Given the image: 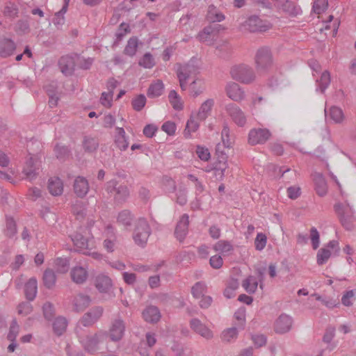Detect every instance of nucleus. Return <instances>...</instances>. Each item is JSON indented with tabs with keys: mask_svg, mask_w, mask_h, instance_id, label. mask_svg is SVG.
Returning <instances> with one entry per match:
<instances>
[{
	"mask_svg": "<svg viewBox=\"0 0 356 356\" xmlns=\"http://www.w3.org/2000/svg\"><path fill=\"white\" fill-rule=\"evenodd\" d=\"M129 196V190L126 185L120 184L116 188L114 199L116 202H124Z\"/></svg>",
	"mask_w": 356,
	"mask_h": 356,
	"instance_id": "c9c22d12",
	"label": "nucleus"
},
{
	"mask_svg": "<svg viewBox=\"0 0 356 356\" xmlns=\"http://www.w3.org/2000/svg\"><path fill=\"white\" fill-rule=\"evenodd\" d=\"M214 105V100L213 99H208L204 101L200 106L198 111L194 115L195 118L200 121H204L210 115L212 108Z\"/></svg>",
	"mask_w": 356,
	"mask_h": 356,
	"instance_id": "5701e85b",
	"label": "nucleus"
},
{
	"mask_svg": "<svg viewBox=\"0 0 356 356\" xmlns=\"http://www.w3.org/2000/svg\"><path fill=\"white\" fill-rule=\"evenodd\" d=\"M198 73V68L193 64L187 63L179 65L177 70V77L184 78L188 80L189 78L195 76Z\"/></svg>",
	"mask_w": 356,
	"mask_h": 356,
	"instance_id": "4be33fe9",
	"label": "nucleus"
},
{
	"mask_svg": "<svg viewBox=\"0 0 356 356\" xmlns=\"http://www.w3.org/2000/svg\"><path fill=\"white\" fill-rule=\"evenodd\" d=\"M138 49V39L135 37L129 38L127 44L124 49V53L129 56H133L136 54Z\"/></svg>",
	"mask_w": 356,
	"mask_h": 356,
	"instance_id": "8fccbe9b",
	"label": "nucleus"
},
{
	"mask_svg": "<svg viewBox=\"0 0 356 356\" xmlns=\"http://www.w3.org/2000/svg\"><path fill=\"white\" fill-rule=\"evenodd\" d=\"M104 309L102 307L97 306L91 308L86 313L81 319V324L85 326H90L97 322L102 316Z\"/></svg>",
	"mask_w": 356,
	"mask_h": 356,
	"instance_id": "ddd939ff",
	"label": "nucleus"
},
{
	"mask_svg": "<svg viewBox=\"0 0 356 356\" xmlns=\"http://www.w3.org/2000/svg\"><path fill=\"white\" fill-rule=\"evenodd\" d=\"M187 190L184 186H179L176 194V202L181 206H184L187 202Z\"/></svg>",
	"mask_w": 356,
	"mask_h": 356,
	"instance_id": "680f3d73",
	"label": "nucleus"
},
{
	"mask_svg": "<svg viewBox=\"0 0 356 356\" xmlns=\"http://www.w3.org/2000/svg\"><path fill=\"white\" fill-rule=\"evenodd\" d=\"M225 110L232 120L238 126L243 127L246 123V117L239 106L234 104H229Z\"/></svg>",
	"mask_w": 356,
	"mask_h": 356,
	"instance_id": "9b49d317",
	"label": "nucleus"
},
{
	"mask_svg": "<svg viewBox=\"0 0 356 356\" xmlns=\"http://www.w3.org/2000/svg\"><path fill=\"white\" fill-rule=\"evenodd\" d=\"M111 286V280L106 275H100L95 279V286L101 293L107 292Z\"/></svg>",
	"mask_w": 356,
	"mask_h": 356,
	"instance_id": "c85d7f7f",
	"label": "nucleus"
},
{
	"mask_svg": "<svg viewBox=\"0 0 356 356\" xmlns=\"http://www.w3.org/2000/svg\"><path fill=\"white\" fill-rule=\"evenodd\" d=\"M83 147L86 152H93L99 147V141L96 138L85 136L83 140Z\"/></svg>",
	"mask_w": 356,
	"mask_h": 356,
	"instance_id": "58836bf2",
	"label": "nucleus"
},
{
	"mask_svg": "<svg viewBox=\"0 0 356 356\" xmlns=\"http://www.w3.org/2000/svg\"><path fill=\"white\" fill-rule=\"evenodd\" d=\"M79 341L83 348L88 353H94L98 348L100 342V335L97 333L94 334L79 335Z\"/></svg>",
	"mask_w": 356,
	"mask_h": 356,
	"instance_id": "9d476101",
	"label": "nucleus"
},
{
	"mask_svg": "<svg viewBox=\"0 0 356 356\" xmlns=\"http://www.w3.org/2000/svg\"><path fill=\"white\" fill-rule=\"evenodd\" d=\"M245 29L250 32H262L266 31L268 26L257 16L250 17L244 24Z\"/></svg>",
	"mask_w": 356,
	"mask_h": 356,
	"instance_id": "4468645a",
	"label": "nucleus"
},
{
	"mask_svg": "<svg viewBox=\"0 0 356 356\" xmlns=\"http://www.w3.org/2000/svg\"><path fill=\"white\" fill-rule=\"evenodd\" d=\"M42 310L44 316L47 320L51 321L54 318L55 310L53 304L49 302H45L42 307Z\"/></svg>",
	"mask_w": 356,
	"mask_h": 356,
	"instance_id": "052dcab7",
	"label": "nucleus"
},
{
	"mask_svg": "<svg viewBox=\"0 0 356 356\" xmlns=\"http://www.w3.org/2000/svg\"><path fill=\"white\" fill-rule=\"evenodd\" d=\"M164 85L162 81L158 79L152 83L147 90V96L151 98L159 97L162 95Z\"/></svg>",
	"mask_w": 356,
	"mask_h": 356,
	"instance_id": "473e14b6",
	"label": "nucleus"
},
{
	"mask_svg": "<svg viewBox=\"0 0 356 356\" xmlns=\"http://www.w3.org/2000/svg\"><path fill=\"white\" fill-rule=\"evenodd\" d=\"M199 122L200 120L195 118V115L193 113L191 115L190 119L188 120L186 123V128L184 129V136L188 138L191 136L192 132L196 131L199 128Z\"/></svg>",
	"mask_w": 356,
	"mask_h": 356,
	"instance_id": "f704fd0d",
	"label": "nucleus"
},
{
	"mask_svg": "<svg viewBox=\"0 0 356 356\" xmlns=\"http://www.w3.org/2000/svg\"><path fill=\"white\" fill-rule=\"evenodd\" d=\"M70 276L74 282L81 284L87 280L88 273L85 268L82 266H75L71 270Z\"/></svg>",
	"mask_w": 356,
	"mask_h": 356,
	"instance_id": "393cba45",
	"label": "nucleus"
},
{
	"mask_svg": "<svg viewBox=\"0 0 356 356\" xmlns=\"http://www.w3.org/2000/svg\"><path fill=\"white\" fill-rule=\"evenodd\" d=\"M221 138L222 145L227 148L231 147L232 141L229 138V129L227 124L223 126V129L221 132Z\"/></svg>",
	"mask_w": 356,
	"mask_h": 356,
	"instance_id": "0e129e2a",
	"label": "nucleus"
},
{
	"mask_svg": "<svg viewBox=\"0 0 356 356\" xmlns=\"http://www.w3.org/2000/svg\"><path fill=\"white\" fill-rule=\"evenodd\" d=\"M19 326L17 324L16 319L14 318L11 322L9 332L7 335L8 340H9L10 341H15L19 333Z\"/></svg>",
	"mask_w": 356,
	"mask_h": 356,
	"instance_id": "5fc2aeb1",
	"label": "nucleus"
},
{
	"mask_svg": "<svg viewBox=\"0 0 356 356\" xmlns=\"http://www.w3.org/2000/svg\"><path fill=\"white\" fill-rule=\"evenodd\" d=\"M138 63L140 66L149 69L153 67L155 65L154 59L150 53L145 54Z\"/></svg>",
	"mask_w": 356,
	"mask_h": 356,
	"instance_id": "4d7b16f0",
	"label": "nucleus"
},
{
	"mask_svg": "<svg viewBox=\"0 0 356 356\" xmlns=\"http://www.w3.org/2000/svg\"><path fill=\"white\" fill-rule=\"evenodd\" d=\"M334 209L342 226L346 230H353L355 227V217L349 204L343 205L341 203H337L334 205Z\"/></svg>",
	"mask_w": 356,
	"mask_h": 356,
	"instance_id": "20e7f679",
	"label": "nucleus"
},
{
	"mask_svg": "<svg viewBox=\"0 0 356 356\" xmlns=\"http://www.w3.org/2000/svg\"><path fill=\"white\" fill-rule=\"evenodd\" d=\"M227 159V156L222 154L220 158H218V161L216 163L214 167L216 175L219 176L220 178L225 175V172L228 168Z\"/></svg>",
	"mask_w": 356,
	"mask_h": 356,
	"instance_id": "4c0bfd02",
	"label": "nucleus"
},
{
	"mask_svg": "<svg viewBox=\"0 0 356 356\" xmlns=\"http://www.w3.org/2000/svg\"><path fill=\"white\" fill-rule=\"evenodd\" d=\"M313 181L316 193L321 197L325 196L327 193V185L323 175L319 172L314 173Z\"/></svg>",
	"mask_w": 356,
	"mask_h": 356,
	"instance_id": "412c9836",
	"label": "nucleus"
},
{
	"mask_svg": "<svg viewBox=\"0 0 356 356\" xmlns=\"http://www.w3.org/2000/svg\"><path fill=\"white\" fill-rule=\"evenodd\" d=\"M206 290V284L202 282H197L192 286L191 293L195 298H199L204 296Z\"/></svg>",
	"mask_w": 356,
	"mask_h": 356,
	"instance_id": "603ef678",
	"label": "nucleus"
},
{
	"mask_svg": "<svg viewBox=\"0 0 356 356\" xmlns=\"http://www.w3.org/2000/svg\"><path fill=\"white\" fill-rule=\"evenodd\" d=\"M48 189L50 193L54 196L61 195L63 191V184L61 179L58 177L49 179Z\"/></svg>",
	"mask_w": 356,
	"mask_h": 356,
	"instance_id": "c756f323",
	"label": "nucleus"
},
{
	"mask_svg": "<svg viewBox=\"0 0 356 356\" xmlns=\"http://www.w3.org/2000/svg\"><path fill=\"white\" fill-rule=\"evenodd\" d=\"M133 215L129 210H123L119 213L117 221L119 224L127 227L130 226L133 220Z\"/></svg>",
	"mask_w": 356,
	"mask_h": 356,
	"instance_id": "a18cd8bd",
	"label": "nucleus"
},
{
	"mask_svg": "<svg viewBox=\"0 0 356 356\" xmlns=\"http://www.w3.org/2000/svg\"><path fill=\"white\" fill-rule=\"evenodd\" d=\"M117 136L115 137V144L120 150H125L129 143L125 138V131L123 128L117 127L115 129Z\"/></svg>",
	"mask_w": 356,
	"mask_h": 356,
	"instance_id": "72a5a7b5",
	"label": "nucleus"
},
{
	"mask_svg": "<svg viewBox=\"0 0 356 356\" xmlns=\"http://www.w3.org/2000/svg\"><path fill=\"white\" fill-rule=\"evenodd\" d=\"M355 299V291H348L343 295L341 298V303L346 307H350L353 305V301Z\"/></svg>",
	"mask_w": 356,
	"mask_h": 356,
	"instance_id": "338daca9",
	"label": "nucleus"
},
{
	"mask_svg": "<svg viewBox=\"0 0 356 356\" xmlns=\"http://www.w3.org/2000/svg\"><path fill=\"white\" fill-rule=\"evenodd\" d=\"M225 91L227 95L234 102H240L245 99L244 90L235 82H229L225 87Z\"/></svg>",
	"mask_w": 356,
	"mask_h": 356,
	"instance_id": "f8f14e48",
	"label": "nucleus"
},
{
	"mask_svg": "<svg viewBox=\"0 0 356 356\" xmlns=\"http://www.w3.org/2000/svg\"><path fill=\"white\" fill-rule=\"evenodd\" d=\"M254 63L258 70L266 71L270 68L273 63V54L269 47L259 48L254 56Z\"/></svg>",
	"mask_w": 356,
	"mask_h": 356,
	"instance_id": "39448f33",
	"label": "nucleus"
},
{
	"mask_svg": "<svg viewBox=\"0 0 356 356\" xmlns=\"http://www.w3.org/2000/svg\"><path fill=\"white\" fill-rule=\"evenodd\" d=\"M331 256V252L329 250L325 248H321L316 256V261L318 265L324 264Z\"/></svg>",
	"mask_w": 356,
	"mask_h": 356,
	"instance_id": "13d9d810",
	"label": "nucleus"
},
{
	"mask_svg": "<svg viewBox=\"0 0 356 356\" xmlns=\"http://www.w3.org/2000/svg\"><path fill=\"white\" fill-rule=\"evenodd\" d=\"M189 225V217L188 214H184L179 221L177 222L175 230V235L176 238L180 241L182 242L187 233Z\"/></svg>",
	"mask_w": 356,
	"mask_h": 356,
	"instance_id": "dca6fc26",
	"label": "nucleus"
},
{
	"mask_svg": "<svg viewBox=\"0 0 356 356\" xmlns=\"http://www.w3.org/2000/svg\"><path fill=\"white\" fill-rule=\"evenodd\" d=\"M90 303V298L88 296L83 294H79L74 298L73 300V309L76 312L83 311L89 306Z\"/></svg>",
	"mask_w": 356,
	"mask_h": 356,
	"instance_id": "a878e982",
	"label": "nucleus"
},
{
	"mask_svg": "<svg viewBox=\"0 0 356 356\" xmlns=\"http://www.w3.org/2000/svg\"><path fill=\"white\" fill-rule=\"evenodd\" d=\"M292 323L293 320L291 317L287 314H282L276 320L274 330L277 333L284 334L291 330Z\"/></svg>",
	"mask_w": 356,
	"mask_h": 356,
	"instance_id": "2eb2a0df",
	"label": "nucleus"
},
{
	"mask_svg": "<svg viewBox=\"0 0 356 356\" xmlns=\"http://www.w3.org/2000/svg\"><path fill=\"white\" fill-rule=\"evenodd\" d=\"M204 84L202 80L197 79L190 85V92L193 97H196L204 90Z\"/></svg>",
	"mask_w": 356,
	"mask_h": 356,
	"instance_id": "c03bdc74",
	"label": "nucleus"
},
{
	"mask_svg": "<svg viewBox=\"0 0 356 356\" xmlns=\"http://www.w3.org/2000/svg\"><path fill=\"white\" fill-rule=\"evenodd\" d=\"M238 330L236 327H230L223 330L221 333V340L225 343H230L236 339Z\"/></svg>",
	"mask_w": 356,
	"mask_h": 356,
	"instance_id": "79ce46f5",
	"label": "nucleus"
},
{
	"mask_svg": "<svg viewBox=\"0 0 356 356\" xmlns=\"http://www.w3.org/2000/svg\"><path fill=\"white\" fill-rule=\"evenodd\" d=\"M280 10L285 15L295 17L302 13L301 8L294 1L286 0L280 6Z\"/></svg>",
	"mask_w": 356,
	"mask_h": 356,
	"instance_id": "a211bd4d",
	"label": "nucleus"
},
{
	"mask_svg": "<svg viewBox=\"0 0 356 356\" xmlns=\"http://www.w3.org/2000/svg\"><path fill=\"white\" fill-rule=\"evenodd\" d=\"M55 268L57 272L65 273L69 268V261L66 258H57L54 261Z\"/></svg>",
	"mask_w": 356,
	"mask_h": 356,
	"instance_id": "864d4df0",
	"label": "nucleus"
},
{
	"mask_svg": "<svg viewBox=\"0 0 356 356\" xmlns=\"http://www.w3.org/2000/svg\"><path fill=\"white\" fill-rule=\"evenodd\" d=\"M230 74L233 79L244 84H250L256 79L254 69L246 64L233 66L230 70Z\"/></svg>",
	"mask_w": 356,
	"mask_h": 356,
	"instance_id": "f03ea898",
	"label": "nucleus"
},
{
	"mask_svg": "<svg viewBox=\"0 0 356 356\" xmlns=\"http://www.w3.org/2000/svg\"><path fill=\"white\" fill-rule=\"evenodd\" d=\"M113 95V92H102L100 97L101 104L106 108H110L112 106Z\"/></svg>",
	"mask_w": 356,
	"mask_h": 356,
	"instance_id": "774afa93",
	"label": "nucleus"
},
{
	"mask_svg": "<svg viewBox=\"0 0 356 356\" xmlns=\"http://www.w3.org/2000/svg\"><path fill=\"white\" fill-rule=\"evenodd\" d=\"M318 88L317 90H320L321 92H324L325 89L328 87L330 83V74L327 70L324 71L321 76L319 81H317Z\"/></svg>",
	"mask_w": 356,
	"mask_h": 356,
	"instance_id": "09e8293b",
	"label": "nucleus"
},
{
	"mask_svg": "<svg viewBox=\"0 0 356 356\" xmlns=\"http://www.w3.org/2000/svg\"><path fill=\"white\" fill-rule=\"evenodd\" d=\"M271 136L267 129H252L248 135V143L252 145L265 143Z\"/></svg>",
	"mask_w": 356,
	"mask_h": 356,
	"instance_id": "6e6552de",
	"label": "nucleus"
},
{
	"mask_svg": "<svg viewBox=\"0 0 356 356\" xmlns=\"http://www.w3.org/2000/svg\"><path fill=\"white\" fill-rule=\"evenodd\" d=\"M74 245L82 252L83 254L92 256L95 259H102V254L92 251L95 248V240L92 237L90 238L83 235L79 232H76L71 236Z\"/></svg>",
	"mask_w": 356,
	"mask_h": 356,
	"instance_id": "f257e3e1",
	"label": "nucleus"
},
{
	"mask_svg": "<svg viewBox=\"0 0 356 356\" xmlns=\"http://www.w3.org/2000/svg\"><path fill=\"white\" fill-rule=\"evenodd\" d=\"M56 282V276L52 269L47 268L44 270L42 276V282L44 286L51 289L54 287Z\"/></svg>",
	"mask_w": 356,
	"mask_h": 356,
	"instance_id": "7c9ffc66",
	"label": "nucleus"
},
{
	"mask_svg": "<svg viewBox=\"0 0 356 356\" xmlns=\"http://www.w3.org/2000/svg\"><path fill=\"white\" fill-rule=\"evenodd\" d=\"M168 98L174 109L180 111L183 108V104L179 96L175 90H172L170 92Z\"/></svg>",
	"mask_w": 356,
	"mask_h": 356,
	"instance_id": "3c124183",
	"label": "nucleus"
},
{
	"mask_svg": "<svg viewBox=\"0 0 356 356\" xmlns=\"http://www.w3.org/2000/svg\"><path fill=\"white\" fill-rule=\"evenodd\" d=\"M216 252H218L221 254H227L232 252L234 248L233 245L229 241L220 240L218 241L213 247Z\"/></svg>",
	"mask_w": 356,
	"mask_h": 356,
	"instance_id": "ea45409f",
	"label": "nucleus"
},
{
	"mask_svg": "<svg viewBox=\"0 0 356 356\" xmlns=\"http://www.w3.org/2000/svg\"><path fill=\"white\" fill-rule=\"evenodd\" d=\"M69 2L70 0H65V3H64L60 10L56 13L54 15V17L52 22L53 24L57 27V29H60L65 24V20L64 15L67 12Z\"/></svg>",
	"mask_w": 356,
	"mask_h": 356,
	"instance_id": "2f4dec72",
	"label": "nucleus"
},
{
	"mask_svg": "<svg viewBox=\"0 0 356 356\" xmlns=\"http://www.w3.org/2000/svg\"><path fill=\"white\" fill-rule=\"evenodd\" d=\"M325 115H328L336 124H341L345 120V115L342 109L338 106H331L328 111L325 109Z\"/></svg>",
	"mask_w": 356,
	"mask_h": 356,
	"instance_id": "cd10ccee",
	"label": "nucleus"
},
{
	"mask_svg": "<svg viewBox=\"0 0 356 356\" xmlns=\"http://www.w3.org/2000/svg\"><path fill=\"white\" fill-rule=\"evenodd\" d=\"M40 162L33 156L26 158L22 174L24 175V179L32 181L36 178L39 173Z\"/></svg>",
	"mask_w": 356,
	"mask_h": 356,
	"instance_id": "423d86ee",
	"label": "nucleus"
},
{
	"mask_svg": "<svg viewBox=\"0 0 356 356\" xmlns=\"http://www.w3.org/2000/svg\"><path fill=\"white\" fill-rule=\"evenodd\" d=\"M215 38L212 29L207 26L197 35V38L202 42H211Z\"/></svg>",
	"mask_w": 356,
	"mask_h": 356,
	"instance_id": "49530a36",
	"label": "nucleus"
},
{
	"mask_svg": "<svg viewBox=\"0 0 356 356\" xmlns=\"http://www.w3.org/2000/svg\"><path fill=\"white\" fill-rule=\"evenodd\" d=\"M142 314L146 322L153 324L157 323L161 317L159 308L153 305L147 307Z\"/></svg>",
	"mask_w": 356,
	"mask_h": 356,
	"instance_id": "aec40b11",
	"label": "nucleus"
},
{
	"mask_svg": "<svg viewBox=\"0 0 356 356\" xmlns=\"http://www.w3.org/2000/svg\"><path fill=\"white\" fill-rule=\"evenodd\" d=\"M258 286V282L257 279L253 276H248L242 282V286L248 293H254Z\"/></svg>",
	"mask_w": 356,
	"mask_h": 356,
	"instance_id": "a19ab883",
	"label": "nucleus"
},
{
	"mask_svg": "<svg viewBox=\"0 0 356 356\" xmlns=\"http://www.w3.org/2000/svg\"><path fill=\"white\" fill-rule=\"evenodd\" d=\"M151 233V227L145 218H140L136 221L133 232V238L138 245L144 247Z\"/></svg>",
	"mask_w": 356,
	"mask_h": 356,
	"instance_id": "7ed1b4c3",
	"label": "nucleus"
},
{
	"mask_svg": "<svg viewBox=\"0 0 356 356\" xmlns=\"http://www.w3.org/2000/svg\"><path fill=\"white\" fill-rule=\"evenodd\" d=\"M108 332L109 337L112 341L116 342L120 341L125 332V323L124 321L120 317L114 319L111 323Z\"/></svg>",
	"mask_w": 356,
	"mask_h": 356,
	"instance_id": "1a4fd4ad",
	"label": "nucleus"
},
{
	"mask_svg": "<svg viewBox=\"0 0 356 356\" xmlns=\"http://www.w3.org/2000/svg\"><path fill=\"white\" fill-rule=\"evenodd\" d=\"M266 242V236L263 233H258L254 241V245L256 250L259 251L262 250L265 248Z\"/></svg>",
	"mask_w": 356,
	"mask_h": 356,
	"instance_id": "69168bd1",
	"label": "nucleus"
},
{
	"mask_svg": "<svg viewBox=\"0 0 356 356\" xmlns=\"http://www.w3.org/2000/svg\"><path fill=\"white\" fill-rule=\"evenodd\" d=\"M56 156L59 159H64L70 154V150L67 146L56 145L54 148Z\"/></svg>",
	"mask_w": 356,
	"mask_h": 356,
	"instance_id": "e2e57ef3",
	"label": "nucleus"
},
{
	"mask_svg": "<svg viewBox=\"0 0 356 356\" xmlns=\"http://www.w3.org/2000/svg\"><path fill=\"white\" fill-rule=\"evenodd\" d=\"M59 67L65 75H72L74 71V57L70 55L62 56L58 61Z\"/></svg>",
	"mask_w": 356,
	"mask_h": 356,
	"instance_id": "f3484780",
	"label": "nucleus"
},
{
	"mask_svg": "<svg viewBox=\"0 0 356 356\" xmlns=\"http://www.w3.org/2000/svg\"><path fill=\"white\" fill-rule=\"evenodd\" d=\"M145 104L146 97L144 95H138L131 102L133 108L136 111H140L145 106Z\"/></svg>",
	"mask_w": 356,
	"mask_h": 356,
	"instance_id": "6e6d98bb",
	"label": "nucleus"
},
{
	"mask_svg": "<svg viewBox=\"0 0 356 356\" xmlns=\"http://www.w3.org/2000/svg\"><path fill=\"white\" fill-rule=\"evenodd\" d=\"M191 329L197 334L201 336L207 340H210L213 337L212 330L200 319L197 318H192L189 322Z\"/></svg>",
	"mask_w": 356,
	"mask_h": 356,
	"instance_id": "0eeeda50",
	"label": "nucleus"
},
{
	"mask_svg": "<svg viewBox=\"0 0 356 356\" xmlns=\"http://www.w3.org/2000/svg\"><path fill=\"white\" fill-rule=\"evenodd\" d=\"M38 291V282L35 277L30 278L25 284L24 293L26 298L29 300H33Z\"/></svg>",
	"mask_w": 356,
	"mask_h": 356,
	"instance_id": "bb28decb",
	"label": "nucleus"
},
{
	"mask_svg": "<svg viewBox=\"0 0 356 356\" xmlns=\"http://www.w3.org/2000/svg\"><path fill=\"white\" fill-rule=\"evenodd\" d=\"M72 211L77 220H82L86 215L85 204L82 201L76 200L72 207Z\"/></svg>",
	"mask_w": 356,
	"mask_h": 356,
	"instance_id": "37998d69",
	"label": "nucleus"
},
{
	"mask_svg": "<svg viewBox=\"0 0 356 356\" xmlns=\"http://www.w3.org/2000/svg\"><path fill=\"white\" fill-rule=\"evenodd\" d=\"M328 6L327 0H314L313 3V11L316 14H321L323 13Z\"/></svg>",
	"mask_w": 356,
	"mask_h": 356,
	"instance_id": "bf43d9fd",
	"label": "nucleus"
},
{
	"mask_svg": "<svg viewBox=\"0 0 356 356\" xmlns=\"http://www.w3.org/2000/svg\"><path fill=\"white\" fill-rule=\"evenodd\" d=\"M16 49L15 43L10 39L3 38L0 40V56L7 58L12 56Z\"/></svg>",
	"mask_w": 356,
	"mask_h": 356,
	"instance_id": "b1692460",
	"label": "nucleus"
},
{
	"mask_svg": "<svg viewBox=\"0 0 356 356\" xmlns=\"http://www.w3.org/2000/svg\"><path fill=\"white\" fill-rule=\"evenodd\" d=\"M6 236L9 238L13 237L17 233V225L11 217L6 218V228L4 230Z\"/></svg>",
	"mask_w": 356,
	"mask_h": 356,
	"instance_id": "de8ad7c7",
	"label": "nucleus"
},
{
	"mask_svg": "<svg viewBox=\"0 0 356 356\" xmlns=\"http://www.w3.org/2000/svg\"><path fill=\"white\" fill-rule=\"evenodd\" d=\"M67 325V321L65 318L62 316L56 318L53 323V329L54 333L58 336L62 335L65 331Z\"/></svg>",
	"mask_w": 356,
	"mask_h": 356,
	"instance_id": "e433bc0d",
	"label": "nucleus"
},
{
	"mask_svg": "<svg viewBox=\"0 0 356 356\" xmlns=\"http://www.w3.org/2000/svg\"><path fill=\"white\" fill-rule=\"evenodd\" d=\"M73 188L75 194L78 197H85L89 191L88 180L83 177H77L74 180Z\"/></svg>",
	"mask_w": 356,
	"mask_h": 356,
	"instance_id": "6ab92c4d",
	"label": "nucleus"
}]
</instances>
